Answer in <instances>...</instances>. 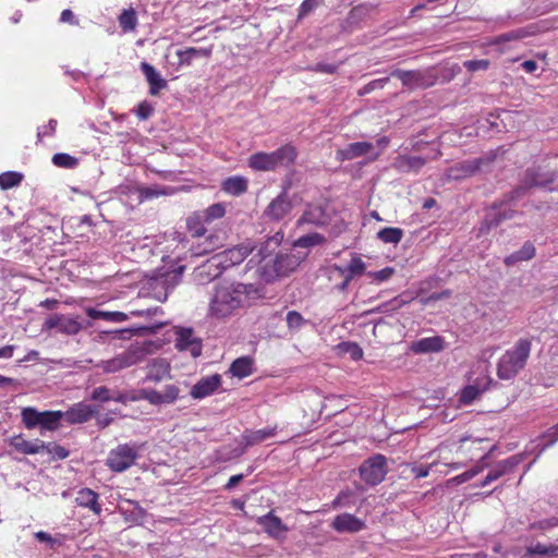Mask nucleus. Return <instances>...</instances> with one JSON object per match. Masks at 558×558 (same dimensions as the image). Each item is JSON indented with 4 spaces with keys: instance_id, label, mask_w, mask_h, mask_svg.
Listing matches in <instances>:
<instances>
[{
    "instance_id": "59",
    "label": "nucleus",
    "mask_w": 558,
    "mask_h": 558,
    "mask_svg": "<svg viewBox=\"0 0 558 558\" xmlns=\"http://www.w3.org/2000/svg\"><path fill=\"white\" fill-rule=\"evenodd\" d=\"M44 450L60 460L65 459L69 456V450L57 444H46V448H44Z\"/></svg>"
},
{
    "instance_id": "27",
    "label": "nucleus",
    "mask_w": 558,
    "mask_h": 558,
    "mask_svg": "<svg viewBox=\"0 0 558 558\" xmlns=\"http://www.w3.org/2000/svg\"><path fill=\"white\" fill-rule=\"evenodd\" d=\"M277 433V427H266L256 430H245L242 435V440L246 447H252L263 442L264 440L274 437Z\"/></svg>"
},
{
    "instance_id": "37",
    "label": "nucleus",
    "mask_w": 558,
    "mask_h": 558,
    "mask_svg": "<svg viewBox=\"0 0 558 558\" xmlns=\"http://www.w3.org/2000/svg\"><path fill=\"white\" fill-rule=\"evenodd\" d=\"M62 418L63 412L61 411H45L41 412L39 426L46 430H54L59 427Z\"/></svg>"
},
{
    "instance_id": "13",
    "label": "nucleus",
    "mask_w": 558,
    "mask_h": 558,
    "mask_svg": "<svg viewBox=\"0 0 558 558\" xmlns=\"http://www.w3.org/2000/svg\"><path fill=\"white\" fill-rule=\"evenodd\" d=\"M251 248L246 245H238L213 256V263L218 260V265H221L222 269L226 270L235 265L241 264L251 253Z\"/></svg>"
},
{
    "instance_id": "12",
    "label": "nucleus",
    "mask_w": 558,
    "mask_h": 558,
    "mask_svg": "<svg viewBox=\"0 0 558 558\" xmlns=\"http://www.w3.org/2000/svg\"><path fill=\"white\" fill-rule=\"evenodd\" d=\"M46 329H57L59 332L74 336L83 329L77 318L54 314L48 317L44 324Z\"/></svg>"
},
{
    "instance_id": "58",
    "label": "nucleus",
    "mask_w": 558,
    "mask_h": 558,
    "mask_svg": "<svg viewBox=\"0 0 558 558\" xmlns=\"http://www.w3.org/2000/svg\"><path fill=\"white\" fill-rule=\"evenodd\" d=\"M463 66L469 72L486 71L489 68V61L487 59L466 60L463 62Z\"/></svg>"
},
{
    "instance_id": "15",
    "label": "nucleus",
    "mask_w": 558,
    "mask_h": 558,
    "mask_svg": "<svg viewBox=\"0 0 558 558\" xmlns=\"http://www.w3.org/2000/svg\"><path fill=\"white\" fill-rule=\"evenodd\" d=\"M221 385V376L219 374H214L210 376L202 377L199 380L194 384L192 387L190 395L194 399H204L208 396H211Z\"/></svg>"
},
{
    "instance_id": "18",
    "label": "nucleus",
    "mask_w": 558,
    "mask_h": 558,
    "mask_svg": "<svg viewBox=\"0 0 558 558\" xmlns=\"http://www.w3.org/2000/svg\"><path fill=\"white\" fill-rule=\"evenodd\" d=\"M390 75L400 80L402 85L409 88L427 87L432 84L426 82L424 73L417 70L404 71L396 69Z\"/></svg>"
},
{
    "instance_id": "34",
    "label": "nucleus",
    "mask_w": 558,
    "mask_h": 558,
    "mask_svg": "<svg viewBox=\"0 0 558 558\" xmlns=\"http://www.w3.org/2000/svg\"><path fill=\"white\" fill-rule=\"evenodd\" d=\"M534 255H535L534 245L530 242H525L519 251L512 253L511 255H509L505 258V264L507 266H512L518 262L529 260L532 257H534Z\"/></svg>"
},
{
    "instance_id": "38",
    "label": "nucleus",
    "mask_w": 558,
    "mask_h": 558,
    "mask_svg": "<svg viewBox=\"0 0 558 558\" xmlns=\"http://www.w3.org/2000/svg\"><path fill=\"white\" fill-rule=\"evenodd\" d=\"M225 214V206L220 203H217L204 210L196 211V218H201L204 220V222L210 223L216 219L222 218Z\"/></svg>"
},
{
    "instance_id": "62",
    "label": "nucleus",
    "mask_w": 558,
    "mask_h": 558,
    "mask_svg": "<svg viewBox=\"0 0 558 558\" xmlns=\"http://www.w3.org/2000/svg\"><path fill=\"white\" fill-rule=\"evenodd\" d=\"M153 111L154 109L151 105L147 101H143L137 106L135 113L138 117V119L147 120L151 116Z\"/></svg>"
},
{
    "instance_id": "3",
    "label": "nucleus",
    "mask_w": 558,
    "mask_h": 558,
    "mask_svg": "<svg viewBox=\"0 0 558 558\" xmlns=\"http://www.w3.org/2000/svg\"><path fill=\"white\" fill-rule=\"evenodd\" d=\"M532 349V342L529 339H519L514 347L507 350L499 359L497 365V375L502 380H509L524 368Z\"/></svg>"
},
{
    "instance_id": "35",
    "label": "nucleus",
    "mask_w": 558,
    "mask_h": 558,
    "mask_svg": "<svg viewBox=\"0 0 558 558\" xmlns=\"http://www.w3.org/2000/svg\"><path fill=\"white\" fill-rule=\"evenodd\" d=\"M487 389V386L480 387L476 385L465 386L459 395V403L463 405H470Z\"/></svg>"
},
{
    "instance_id": "40",
    "label": "nucleus",
    "mask_w": 558,
    "mask_h": 558,
    "mask_svg": "<svg viewBox=\"0 0 558 558\" xmlns=\"http://www.w3.org/2000/svg\"><path fill=\"white\" fill-rule=\"evenodd\" d=\"M501 206V203L499 205L494 204L493 210L486 215V222L489 225V227L498 226L501 221L511 219L515 211L512 209L499 211V207Z\"/></svg>"
},
{
    "instance_id": "45",
    "label": "nucleus",
    "mask_w": 558,
    "mask_h": 558,
    "mask_svg": "<svg viewBox=\"0 0 558 558\" xmlns=\"http://www.w3.org/2000/svg\"><path fill=\"white\" fill-rule=\"evenodd\" d=\"M126 504L132 508H121V511L125 515V519L134 523H138L140 521H142L146 514L145 510L135 501L126 500Z\"/></svg>"
},
{
    "instance_id": "25",
    "label": "nucleus",
    "mask_w": 558,
    "mask_h": 558,
    "mask_svg": "<svg viewBox=\"0 0 558 558\" xmlns=\"http://www.w3.org/2000/svg\"><path fill=\"white\" fill-rule=\"evenodd\" d=\"M170 376L169 363L163 359H155L147 366L146 380L159 383Z\"/></svg>"
},
{
    "instance_id": "46",
    "label": "nucleus",
    "mask_w": 558,
    "mask_h": 558,
    "mask_svg": "<svg viewBox=\"0 0 558 558\" xmlns=\"http://www.w3.org/2000/svg\"><path fill=\"white\" fill-rule=\"evenodd\" d=\"M22 421L26 428L32 429L40 424L41 412L34 408H24L22 410Z\"/></svg>"
},
{
    "instance_id": "50",
    "label": "nucleus",
    "mask_w": 558,
    "mask_h": 558,
    "mask_svg": "<svg viewBox=\"0 0 558 558\" xmlns=\"http://www.w3.org/2000/svg\"><path fill=\"white\" fill-rule=\"evenodd\" d=\"M203 219L196 218V213H194L192 216H190L186 220V225L189 230L193 233L195 236H203L206 233V228Z\"/></svg>"
},
{
    "instance_id": "6",
    "label": "nucleus",
    "mask_w": 558,
    "mask_h": 558,
    "mask_svg": "<svg viewBox=\"0 0 558 558\" xmlns=\"http://www.w3.org/2000/svg\"><path fill=\"white\" fill-rule=\"evenodd\" d=\"M138 457L137 448L123 444L112 449L106 460V465L113 472H123L131 468Z\"/></svg>"
},
{
    "instance_id": "11",
    "label": "nucleus",
    "mask_w": 558,
    "mask_h": 558,
    "mask_svg": "<svg viewBox=\"0 0 558 558\" xmlns=\"http://www.w3.org/2000/svg\"><path fill=\"white\" fill-rule=\"evenodd\" d=\"M523 461V456L514 454L508 459L497 462L487 473L485 478L476 485V487H485L490 483L497 481L504 475L512 473L515 468Z\"/></svg>"
},
{
    "instance_id": "5",
    "label": "nucleus",
    "mask_w": 558,
    "mask_h": 558,
    "mask_svg": "<svg viewBox=\"0 0 558 558\" xmlns=\"http://www.w3.org/2000/svg\"><path fill=\"white\" fill-rule=\"evenodd\" d=\"M361 478L368 485L381 483L388 472L387 459L380 453H376L365 460L360 469Z\"/></svg>"
},
{
    "instance_id": "23",
    "label": "nucleus",
    "mask_w": 558,
    "mask_h": 558,
    "mask_svg": "<svg viewBox=\"0 0 558 558\" xmlns=\"http://www.w3.org/2000/svg\"><path fill=\"white\" fill-rule=\"evenodd\" d=\"M95 412L96 410L92 405L80 402L63 412V418L69 424L85 423L94 415Z\"/></svg>"
},
{
    "instance_id": "32",
    "label": "nucleus",
    "mask_w": 558,
    "mask_h": 558,
    "mask_svg": "<svg viewBox=\"0 0 558 558\" xmlns=\"http://www.w3.org/2000/svg\"><path fill=\"white\" fill-rule=\"evenodd\" d=\"M522 181L527 185L529 189L532 187H545L549 184L553 179L541 173L538 169H527L524 173Z\"/></svg>"
},
{
    "instance_id": "26",
    "label": "nucleus",
    "mask_w": 558,
    "mask_h": 558,
    "mask_svg": "<svg viewBox=\"0 0 558 558\" xmlns=\"http://www.w3.org/2000/svg\"><path fill=\"white\" fill-rule=\"evenodd\" d=\"M414 353L440 352L444 349V339L439 336L422 338L412 343Z\"/></svg>"
},
{
    "instance_id": "55",
    "label": "nucleus",
    "mask_w": 558,
    "mask_h": 558,
    "mask_svg": "<svg viewBox=\"0 0 558 558\" xmlns=\"http://www.w3.org/2000/svg\"><path fill=\"white\" fill-rule=\"evenodd\" d=\"M140 398L147 400L153 405L163 404L161 392L154 389L141 390V396L138 399Z\"/></svg>"
},
{
    "instance_id": "17",
    "label": "nucleus",
    "mask_w": 558,
    "mask_h": 558,
    "mask_svg": "<svg viewBox=\"0 0 558 558\" xmlns=\"http://www.w3.org/2000/svg\"><path fill=\"white\" fill-rule=\"evenodd\" d=\"M331 526L339 533H356L365 527V523L351 513H342L333 519Z\"/></svg>"
},
{
    "instance_id": "10",
    "label": "nucleus",
    "mask_w": 558,
    "mask_h": 558,
    "mask_svg": "<svg viewBox=\"0 0 558 558\" xmlns=\"http://www.w3.org/2000/svg\"><path fill=\"white\" fill-rule=\"evenodd\" d=\"M175 348L181 352H189L193 357L202 354V339L195 336L192 328L180 327L175 330Z\"/></svg>"
},
{
    "instance_id": "22",
    "label": "nucleus",
    "mask_w": 558,
    "mask_h": 558,
    "mask_svg": "<svg viewBox=\"0 0 558 558\" xmlns=\"http://www.w3.org/2000/svg\"><path fill=\"white\" fill-rule=\"evenodd\" d=\"M427 162V158L421 156L399 155L393 161V168L401 173H417Z\"/></svg>"
},
{
    "instance_id": "4",
    "label": "nucleus",
    "mask_w": 558,
    "mask_h": 558,
    "mask_svg": "<svg viewBox=\"0 0 558 558\" xmlns=\"http://www.w3.org/2000/svg\"><path fill=\"white\" fill-rule=\"evenodd\" d=\"M145 356L144 348L140 345L131 347L114 357L101 361L100 367L106 373H117L124 368L131 367L140 363Z\"/></svg>"
},
{
    "instance_id": "64",
    "label": "nucleus",
    "mask_w": 558,
    "mask_h": 558,
    "mask_svg": "<svg viewBox=\"0 0 558 558\" xmlns=\"http://www.w3.org/2000/svg\"><path fill=\"white\" fill-rule=\"evenodd\" d=\"M544 438L547 439V441L543 446L542 450H545L547 447L551 446L558 440V423L548 430Z\"/></svg>"
},
{
    "instance_id": "53",
    "label": "nucleus",
    "mask_w": 558,
    "mask_h": 558,
    "mask_svg": "<svg viewBox=\"0 0 558 558\" xmlns=\"http://www.w3.org/2000/svg\"><path fill=\"white\" fill-rule=\"evenodd\" d=\"M527 553L531 554V555H550V556H556L557 555L556 544H551V545L547 546V545L537 543V544H535L533 546H530L527 548Z\"/></svg>"
},
{
    "instance_id": "43",
    "label": "nucleus",
    "mask_w": 558,
    "mask_h": 558,
    "mask_svg": "<svg viewBox=\"0 0 558 558\" xmlns=\"http://www.w3.org/2000/svg\"><path fill=\"white\" fill-rule=\"evenodd\" d=\"M87 315L93 319L102 318L106 320L122 323L128 319V315L122 312H102L94 308L87 310Z\"/></svg>"
},
{
    "instance_id": "20",
    "label": "nucleus",
    "mask_w": 558,
    "mask_h": 558,
    "mask_svg": "<svg viewBox=\"0 0 558 558\" xmlns=\"http://www.w3.org/2000/svg\"><path fill=\"white\" fill-rule=\"evenodd\" d=\"M257 523L264 529V531L274 538L281 537L287 531L288 527L281 519L272 513V511L268 512L265 515L257 518Z\"/></svg>"
},
{
    "instance_id": "54",
    "label": "nucleus",
    "mask_w": 558,
    "mask_h": 558,
    "mask_svg": "<svg viewBox=\"0 0 558 558\" xmlns=\"http://www.w3.org/2000/svg\"><path fill=\"white\" fill-rule=\"evenodd\" d=\"M140 194H141V197L144 199H151V198L158 197L160 195L168 194V189L160 187L157 185L146 186V187L141 189Z\"/></svg>"
},
{
    "instance_id": "57",
    "label": "nucleus",
    "mask_w": 558,
    "mask_h": 558,
    "mask_svg": "<svg viewBox=\"0 0 558 558\" xmlns=\"http://www.w3.org/2000/svg\"><path fill=\"white\" fill-rule=\"evenodd\" d=\"M160 392L163 403H173L179 398L180 390L175 385H167Z\"/></svg>"
},
{
    "instance_id": "30",
    "label": "nucleus",
    "mask_w": 558,
    "mask_h": 558,
    "mask_svg": "<svg viewBox=\"0 0 558 558\" xmlns=\"http://www.w3.org/2000/svg\"><path fill=\"white\" fill-rule=\"evenodd\" d=\"M332 269L339 272V275H347L349 279H353L356 276H361L364 274L366 269V264L359 256H353L347 267H341L338 265H333Z\"/></svg>"
},
{
    "instance_id": "51",
    "label": "nucleus",
    "mask_w": 558,
    "mask_h": 558,
    "mask_svg": "<svg viewBox=\"0 0 558 558\" xmlns=\"http://www.w3.org/2000/svg\"><path fill=\"white\" fill-rule=\"evenodd\" d=\"M527 190H530V189L521 180L520 184L514 190H512L510 193L504 195L501 205L510 204V203H513V202L522 198L526 194Z\"/></svg>"
},
{
    "instance_id": "52",
    "label": "nucleus",
    "mask_w": 558,
    "mask_h": 558,
    "mask_svg": "<svg viewBox=\"0 0 558 558\" xmlns=\"http://www.w3.org/2000/svg\"><path fill=\"white\" fill-rule=\"evenodd\" d=\"M525 35H526V33L523 29H514V31L496 36L494 38L493 43L496 45H499V44H504L507 41L519 40V39L524 38Z\"/></svg>"
},
{
    "instance_id": "2",
    "label": "nucleus",
    "mask_w": 558,
    "mask_h": 558,
    "mask_svg": "<svg viewBox=\"0 0 558 558\" xmlns=\"http://www.w3.org/2000/svg\"><path fill=\"white\" fill-rule=\"evenodd\" d=\"M296 157V148L286 144L270 153L258 151L251 155L247 159V165L255 171H276L279 168L291 167L295 162Z\"/></svg>"
},
{
    "instance_id": "60",
    "label": "nucleus",
    "mask_w": 558,
    "mask_h": 558,
    "mask_svg": "<svg viewBox=\"0 0 558 558\" xmlns=\"http://www.w3.org/2000/svg\"><path fill=\"white\" fill-rule=\"evenodd\" d=\"M288 327L291 329H299L304 324V318L302 315L295 311H290L287 313L286 317Z\"/></svg>"
},
{
    "instance_id": "1",
    "label": "nucleus",
    "mask_w": 558,
    "mask_h": 558,
    "mask_svg": "<svg viewBox=\"0 0 558 558\" xmlns=\"http://www.w3.org/2000/svg\"><path fill=\"white\" fill-rule=\"evenodd\" d=\"M259 296V289L253 283H222L216 287L209 302L208 315L221 319L233 315L250 300Z\"/></svg>"
},
{
    "instance_id": "48",
    "label": "nucleus",
    "mask_w": 558,
    "mask_h": 558,
    "mask_svg": "<svg viewBox=\"0 0 558 558\" xmlns=\"http://www.w3.org/2000/svg\"><path fill=\"white\" fill-rule=\"evenodd\" d=\"M340 353L348 354L353 361H359L363 356L362 348L355 342H341L338 344Z\"/></svg>"
},
{
    "instance_id": "9",
    "label": "nucleus",
    "mask_w": 558,
    "mask_h": 558,
    "mask_svg": "<svg viewBox=\"0 0 558 558\" xmlns=\"http://www.w3.org/2000/svg\"><path fill=\"white\" fill-rule=\"evenodd\" d=\"M331 215L326 205L316 203L307 204L302 216L298 220L299 227H324L329 223Z\"/></svg>"
},
{
    "instance_id": "7",
    "label": "nucleus",
    "mask_w": 558,
    "mask_h": 558,
    "mask_svg": "<svg viewBox=\"0 0 558 558\" xmlns=\"http://www.w3.org/2000/svg\"><path fill=\"white\" fill-rule=\"evenodd\" d=\"M494 159L495 155H486L481 158L458 162L447 170V177L450 180H463L480 172L484 167L490 165Z\"/></svg>"
},
{
    "instance_id": "28",
    "label": "nucleus",
    "mask_w": 558,
    "mask_h": 558,
    "mask_svg": "<svg viewBox=\"0 0 558 558\" xmlns=\"http://www.w3.org/2000/svg\"><path fill=\"white\" fill-rule=\"evenodd\" d=\"M299 265V259L293 254H279L274 260V268L277 276H287Z\"/></svg>"
},
{
    "instance_id": "8",
    "label": "nucleus",
    "mask_w": 558,
    "mask_h": 558,
    "mask_svg": "<svg viewBox=\"0 0 558 558\" xmlns=\"http://www.w3.org/2000/svg\"><path fill=\"white\" fill-rule=\"evenodd\" d=\"M182 275V267L173 269L171 271L162 272L149 282L154 296L161 302H165L168 298L169 291H171L180 281Z\"/></svg>"
},
{
    "instance_id": "39",
    "label": "nucleus",
    "mask_w": 558,
    "mask_h": 558,
    "mask_svg": "<svg viewBox=\"0 0 558 558\" xmlns=\"http://www.w3.org/2000/svg\"><path fill=\"white\" fill-rule=\"evenodd\" d=\"M119 25L124 33L135 31L137 26V16L134 9H124L118 17Z\"/></svg>"
},
{
    "instance_id": "47",
    "label": "nucleus",
    "mask_w": 558,
    "mask_h": 558,
    "mask_svg": "<svg viewBox=\"0 0 558 558\" xmlns=\"http://www.w3.org/2000/svg\"><path fill=\"white\" fill-rule=\"evenodd\" d=\"M52 162L60 168L74 169L78 165V159L65 153H58L52 156Z\"/></svg>"
},
{
    "instance_id": "14",
    "label": "nucleus",
    "mask_w": 558,
    "mask_h": 558,
    "mask_svg": "<svg viewBox=\"0 0 558 558\" xmlns=\"http://www.w3.org/2000/svg\"><path fill=\"white\" fill-rule=\"evenodd\" d=\"M292 210V202L287 192L283 191L274 198L264 211L266 218L272 221H280Z\"/></svg>"
},
{
    "instance_id": "36",
    "label": "nucleus",
    "mask_w": 558,
    "mask_h": 558,
    "mask_svg": "<svg viewBox=\"0 0 558 558\" xmlns=\"http://www.w3.org/2000/svg\"><path fill=\"white\" fill-rule=\"evenodd\" d=\"M222 190L231 195L239 196L247 190V181L242 177H231L223 181Z\"/></svg>"
},
{
    "instance_id": "31",
    "label": "nucleus",
    "mask_w": 558,
    "mask_h": 558,
    "mask_svg": "<svg viewBox=\"0 0 558 558\" xmlns=\"http://www.w3.org/2000/svg\"><path fill=\"white\" fill-rule=\"evenodd\" d=\"M12 446L24 454H36L44 451L46 444L41 440L36 439L35 441H28L22 437H16L12 441Z\"/></svg>"
},
{
    "instance_id": "33",
    "label": "nucleus",
    "mask_w": 558,
    "mask_h": 558,
    "mask_svg": "<svg viewBox=\"0 0 558 558\" xmlns=\"http://www.w3.org/2000/svg\"><path fill=\"white\" fill-rule=\"evenodd\" d=\"M232 376L244 378L253 372V361L247 356L234 360L229 368Z\"/></svg>"
},
{
    "instance_id": "29",
    "label": "nucleus",
    "mask_w": 558,
    "mask_h": 558,
    "mask_svg": "<svg viewBox=\"0 0 558 558\" xmlns=\"http://www.w3.org/2000/svg\"><path fill=\"white\" fill-rule=\"evenodd\" d=\"M223 269L218 263H213V256L196 269L195 276L198 281H211L222 274Z\"/></svg>"
},
{
    "instance_id": "61",
    "label": "nucleus",
    "mask_w": 558,
    "mask_h": 558,
    "mask_svg": "<svg viewBox=\"0 0 558 558\" xmlns=\"http://www.w3.org/2000/svg\"><path fill=\"white\" fill-rule=\"evenodd\" d=\"M393 272H395L393 268L386 267L378 271H371V272H368V276L378 282H383V281L388 280L393 275Z\"/></svg>"
},
{
    "instance_id": "42",
    "label": "nucleus",
    "mask_w": 558,
    "mask_h": 558,
    "mask_svg": "<svg viewBox=\"0 0 558 558\" xmlns=\"http://www.w3.org/2000/svg\"><path fill=\"white\" fill-rule=\"evenodd\" d=\"M325 242H326V238L323 234L317 233V232H312V233H307L305 235L300 236L294 242V246L308 248V247L322 245Z\"/></svg>"
},
{
    "instance_id": "63",
    "label": "nucleus",
    "mask_w": 558,
    "mask_h": 558,
    "mask_svg": "<svg viewBox=\"0 0 558 558\" xmlns=\"http://www.w3.org/2000/svg\"><path fill=\"white\" fill-rule=\"evenodd\" d=\"M319 4V0H304L299 9V17L306 16Z\"/></svg>"
},
{
    "instance_id": "24",
    "label": "nucleus",
    "mask_w": 558,
    "mask_h": 558,
    "mask_svg": "<svg viewBox=\"0 0 558 558\" xmlns=\"http://www.w3.org/2000/svg\"><path fill=\"white\" fill-rule=\"evenodd\" d=\"M99 496L90 488H81L75 497V504L78 507L87 508L95 514L100 515L102 508L98 501Z\"/></svg>"
},
{
    "instance_id": "19",
    "label": "nucleus",
    "mask_w": 558,
    "mask_h": 558,
    "mask_svg": "<svg viewBox=\"0 0 558 558\" xmlns=\"http://www.w3.org/2000/svg\"><path fill=\"white\" fill-rule=\"evenodd\" d=\"M214 45L207 47H186L177 51L179 66H189L195 59H208L213 53Z\"/></svg>"
},
{
    "instance_id": "56",
    "label": "nucleus",
    "mask_w": 558,
    "mask_h": 558,
    "mask_svg": "<svg viewBox=\"0 0 558 558\" xmlns=\"http://www.w3.org/2000/svg\"><path fill=\"white\" fill-rule=\"evenodd\" d=\"M90 398L95 401L107 402L113 398V393L106 386H99L93 390Z\"/></svg>"
},
{
    "instance_id": "44",
    "label": "nucleus",
    "mask_w": 558,
    "mask_h": 558,
    "mask_svg": "<svg viewBox=\"0 0 558 558\" xmlns=\"http://www.w3.org/2000/svg\"><path fill=\"white\" fill-rule=\"evenodd\" d=\"M486 456H484L481 461L475 465L473 466L472 469L454 476L451 482L459 485V484H463L470 480H472L473 477H475L477 474H480L486 466V463L484 462Z\"/></svg>"
},
{
    "instance_id": "21",
    "label": "nucleus",
    "mask_w": 558,
    "mask_h": 558,
    "mask_svg": "<svg viewBox=\"0 0 558 558\" xmlns=\"http://www.w3.org/2000/svg\"><path fill=\"white\" fill-rule=\"evenodd\" d=\"M141 71L145 75V78L149 85V94L151 96H157L162 89L167 88V81L151 64L148 62H142Z\"/></svg>"
},
{
    "instance_id": "41",
    "label": "nucleus",
    "mask_w": 558,
    "mask_h": 558,
    "mask_svg": "<svg viewBox=\"0 0 558 558\" xmlns=\"http://www.w3.org/2000/svg\"><path fill=\"white\" fill-rule=\"evenodd\" d=\"M377 238L387 244H398L403 238V230L395 227H386L377 232Z\"/></svg>"
},
{
    "instance_id": "16",
    "label": "nucleus",
    "mask_w": 558,
    "mask_h": 558,
    "mask_svg": "<svg viewBox=\"0 0 558 558\" xmlns=\"http://www.w3.org/2000/svg\"><path fill=\"white\" fill-rule=\"evenodd\" d=\"M374 145L369 142H355L336 151L338 161L352 160L357 157L368 156L373 153Z\"/></svg>"
},
{
    "instance_id": "49",
    "label": "nucleus",
    "mask_w": 558,
    "mask_h": 558,
    "mask_svg": "<svg viewBox=\"0 0 558 558\" xmlns=\"http://www.w3.org/2000/svg\"><path fill=\"white\" fill-rule=\"evenodd\" d=\"M23 180V175L19 172L8 171L0 174V187L2 190L17 186Z\"/></svg>"
}]
</instances>
